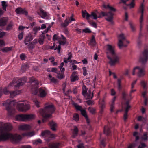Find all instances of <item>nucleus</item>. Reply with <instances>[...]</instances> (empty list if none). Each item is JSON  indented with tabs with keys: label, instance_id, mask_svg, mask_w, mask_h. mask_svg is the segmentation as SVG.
<instances>
[{
	"label": "nucleus",
	"instance_id": "nucleus-30",
	"mask_svg": "<svg viewBox=\"0 0 148 148\" xmlns=\"http://www.w3.org/2000/svg\"><path fill=\"white\" fill-rule=\"evenodd\" d=\"M82 14L83 18H86L87 20H88L90 18V14L88 13L86 11H82Z\"/></svg>",
	"mask_w": 148,
	"mask_h": 148
},
{
	"label": "nucleus",
	"instance_id": "nucleus-11",
	"mask_svg": "<svg viewBox=\"0 0 148 148\" xmlns=\"http://www.w3.org/2000/svg\"><path fill=\"white\" fill-rule=\"evenodd\" d=\"M38 84V82L37 80H34L31 83V85L32 86L31 88V92L33 94L36 95L37 94Z\"/></svg>",
	"mask_w": 148,
	"mask_h": 148
},
{
	"label": "nucleus",
	"instance_id": "nucleus-31",
	"mask_svg": "<svg viewBox=\"0 0 148 148\" xmlns=\"http://www.w3.org/2000/svg\"><path fill=\"white\" fill-rule=\"evenodd\" d=\"M44 39L45 36L44 35L42 34L40 36L38 42L40 45H42L44 44Z\"/></svg>",
	"mask_w": 148,
	"mask_h": 148
},
{
	"label": "nucleus",
	"instance_id": "nucleus-53",
	"mask_svg": "<svg viewBox=\"0 0 148 148\" xmlns=\"http://www.w3.org/2000/svg\"><path fill=\"white\" fill-rule=\"evenodd\" d=\"M143 16H140V27L141 28L143 25Z\"/></svg>",
	"mask_w": 148,
	"mask_h": 148
},
{
	"label": "nucleus",
	"instance_id": "nucleus-21",
	"mask_svg": "<svg viewBox=\"0 0 148 148\" xmlns=\"http://www.w3.org/2000/svg\"><path fill=\"white\" fill-rule=\"evenodd\" d=\"M36 134V133L35 131H32L23 134L22 136H26L27 137H31L35 135Z\"/></svg>",
	"mask_w": 148,
	"mask_h": 148
},
{
	"label": "nucleus",
	"instance_id": "nucleus-50",
	"mask_svg": "<svg viewBox=\"0 0 148 148\" xmlns=\"http://www.w3.org/2000/svg\"><path fill=\"white\" fill-rule=\"evenodd\" d=\"M82 32L84 33H90L91 32L90 30L88 28H86L83 29Z\"/></svg>",
	"mask_w": 148,
	"mask_h": 148
},
{
	"label": "nucleus",
	"instance_id": "nucleus-39",
	"mask_svg": "<svg viewBox=\"0 0 148 148\" xmlns=\"http://www.w3.org/2000/svg\"><path fill=\"white\" fill-rule=\"evenodd\" d=\"M59 145V143H53L50 145V148H58Z\"/></svg>",
	"mask_w": 148,
	"mask_h": 148
},
{
	"label": "nucleus",
	"instance_id": "nucleus-51",
	"mask_svg": "<svg viewBox=\"0 0 148 148\" xmlns=\"http://www.w3.org/2000/svg\"><path fill=\"white\" fill-rule=\"evenodd\" d=\"M83 71V74L85 76L87 74V69L85 67H83L82 68Z\"/></svg>",
	"mask_w": 148,
	"mask_h": 148
},
{
	"label": "nucleus",
	"instance_id": "nucleus-10",
	"mask_svg": "<svg viewBox=\"0 0 148 148\" xmlns=\"http://www.w3.org/2000/svg\"><path fill=\"white\" fill-rule=\"evenodd\" d=\"M87 89L86 86L83 85L82 86V92L83 95L85 97L86 99H92L93 97V94L91 93L90 90H89L87 92Z\"/></svg>",
	"mask_w": 148,
	"mask_h": 148
},
{
	"label": "nucleus",
	"instance_id": "nucleus-13",
	"mask_svg": "<svg viewBox=\"0 0 148 148\" xmlns=\"http://www.w3.org/2000/svg\"><path fill=\"white\" fill-rule=\"evenodd\" d=\"M148 53L147 51H145L140 55L139 58V61L142 63H145L148 59Z\"/></svg>",
	"mask_w": 148,
	"mask_h": 148
},
{
	"label": "nucleus",
	"instance_id": "nucleus-3",
	"mask_svg": "<svg viewBox=\"0 0 148 148\" xmlns=\"http://www.w3.org/2000/svg\"><path fill=\"white\" fill-rule=\"evenodd\" d=\"M106 53L109 60V63L111 66L120 62V56L115 53L114 47L110 45H106Z\"/></svg>",
	"mask_w": 148,
	"mask_h": 148
},
{
	"label": "nucleus",
	"instance_id": "nucleus-24",
	"mask_svg": "<svg viewBox=\"0 0 148 148\" xmlns=\"http://www.w3.org/2000/svg\"><path fill=\"white\" fill-rule=\"evenodd\" d=\"M99 107L101 108V111L102 112L103 109L105 107V102L104 99H100L99 101Z\"/></svg>",
	"mask_w": 148,
	"mask_h": 148
},
{
	"label": "nucleus",
	"instance_id": "nucleus-15",
	"mask_svg": "<svg viewBox=\"0 0 148 148\" xmlns=\"http://www.w3.org/2000/svg\"><path fill=\"white\" fill-rule=\"evenodd\" d=\"M40 136L44 138L47 137L51 138L55 137V135L54 134H51L49 131L46 130L41 132Z\"/></svg>",
	"mask_w": 148,
	"mask_h": 148
},
{
	"label": "nucleus",
	"instance_id": "nucleus-23",
	"mask_svg": "<svg viewBox=\"0 0 148 148\" xmlns=\"http://www.w3.org/2000/svg\"><path fill=\"white\" fill-rule=\"evenodd\" d=\"M79 77L76 72L73 73L71 77V81L72 82H74L78 79Z\"/></svg>",
	"mask_w": 148,
	"mask_h": 148
},
{
	"label": "nucleus",
	"instance_id": "nucleus-35",
	"mask_svg": "<svg viewBox=\"0 0 148 148\" xmlns=\"http://www.w3.org/2000/svg\"><path fill=\"white\" fill-rule=\"evenodd\" d=\"M144 10V5L143 3L141 4L140 6L139 10L140 11L141 14V16H143V12Z\"/></svg>",
	"mask_w": 148,
	"mask_h": 148
},
{
	"label": "nucleus",
	"instance_id": "nucleus-7",
	"mask_svg": "<svg viewBox=\"0 0 148 148\" xmlns=\"http://www.w3.org/2000/svg\"><path fill=\"white\" fill-rule=\"evenodd\" d=\"M137 74L138 77H140L143 76L145 74V69L139 66H136L133 69L132 74L134 75Z\"/></svg>",
	"mask_w": 148,
	"mask_h": 148
},
{
	"label": "nucleus",
	"instance_id": "nucleus-5",
	"mask_svg": "<svg viewBox=\"0 0 148 148\" xmlns=\"http://www.w3.org/2000/svg\"><path fill=\"white\" fill-rule=\"evenodd\" d=\"M3 105L5 106L6 110L9 112L10 110V109L9 108L10 107L16 105L17 109L20 111V110L19 109V108L23 107L24 106V103H18L16 102L15 101L10 100V99H8L3 103Z\"/></svg>",
	"mask_w": 148,
	"mask_h": 148
},
{
	"label": "nucleus",
	"instance_id": "nucleus-36",
	"mask_svg": "<svg viewBox=\"0 0 148 148\" xmlns=\"http://www.w3.org/2000/svg\"><path fill=\"white\" fill-rule=\"evenodd\" d=\"M95 37L92 36V39L90 41L89 44L90 45L93 46L95 45Z\"/></svg>",
	"mask_w": 148,
	"mask_h": 148
},
{
	"label": "nucleus",
	"instance_id": "nucleus-6",
	"mask_svg": "<svg viewBox=\"0 0 148 148\" xmlns=\"http://www.w3.org/2000/svg\"><path fill=\"white\" fill-rule=\"evenodd\" d=\"M35 117L34 114H19L15 116V119L17 121H25L33 119Z\"/></svg>",
	"mask_w": 148,
	"mask_h": 148
},
{
	"label": "nucleus",
	"instance_id": "nucleus-46",
	"mask_svg": "<svg viewBox=\"0 0 148 148\" xmlns=\"http://www.w3.org/2000/svg\"><path fill=\"white\" fill-rule=\"evenodd\" d=\"M2 5L3 9L5 10L6 11V7L7 6V4L6 3V2L5 1H2Z\"/></svg>",
	"mask_w": 148,
	"mask_h": 148
},
{
	"label": "nucleus",
	"instance_id": "nucleus-29",
	"mask_svg": "<svg viewBox=\"0 0 148 148\" xmlns=\"http://www.w3.org/2000/svg\"><path fill=\"white\" fill-rule=\"evenodd\" d=\"M116 98V97H114L112 100L111 104H110V110L111 112L113 111L114 108V102Z\"/></svg>",
	"mask_w": 148,
	"mask_h": 148
},
{
	"label": "nucleus",
	"instance_id": "nucleus-64",
	"mask_svg": "<svg viewBox=\"0 0 148 148\" xmlns=\"http://www.w3.org/2000/svg\"><path fill=\"white\" fill-rule=\"evenodd\" d=\"M57 69L55 68H51V71L53 72L56 73L57 71Z\"/></svg>",
	"mask_w": 148,
	"mask_h": 148
},
{
	"label": "nucleus",
	"instance_id": "nucleus-61",
	"mask_svg": "<svg viewBox=\"0 0 148 148\" xmlns=\"http://www.w3.org/2000/svg\"><path fill=\"white\" fill-rule=\"evenodd\" d=\"M115 93L116 92L114 89H112L111 90V95H114L115 94Z\"/></svg>",
	"mask_w": 148,
	"mask_h": 148
},
{
	"label": "nucleus",
	"instance_id": "nucleus-1",
	"mask_svg": "<svg viewBox=\"0 0 148 148\" xmlns=\"http://www.w3.org/2000/svg\"><path fill=\"white\" fill-rule=\"evenodd\" d=\"M13 128L10 123H6L4 127H0V141H4L8 139L14 143H17L20 141L22 137L17 134H12L8 132Z\"/></svg>",
	"mask_w": 148,
	"mask_h": 148
},
{
	"label": "nucleus",
	"instance_id": "nucleus-52",
	"mask_svg": "<svg viewBox=\"0 0 148 148\" xmlns=\"http://www.w3.org/2000/svg\"><path fill=\"white\" fill-rule=\"evenodd\" d=\"M133 136L136 137V140H137L139 139V134L136 132H134L133 134Z\"/></svg>",
	"mask_w": 148,
	"mask_h": 148
},
{
	"label": "nucleus",
	"instance_id": "nucleus-60",
	"mask_svg": "<svg viewBox=\"0 0 148 148\" xmlns=\"http://www.w3.org/2000/svg\"><path fill=\"white\" fill-rule=\"evenodd\" d=\"M89 23L90 25L92 26L93 27L96 28L97 27L96 24L95 22H90Z\"/></svg>",
	"mask_w": 148,
	"mask_h": 148
},
{
	"label": "nucleus",
	"instance_id": "nucleus-32",
	"mask_svg": "<svg viewBox=\"0 0 148 148\" xmlns=\"http://www.w3.org/2000/svg\"><path fill=\"white\" fill-rule=\"evenodd\" d=\"M39 15L43 18H45L47 16V14L42 9H40Z\"/></svg>",
	"mask_w": 148,
	"mask_h": 148
},
{
	"label": "nucleus",
	"instance_id": "nucleus-58",
	"mask_svg": "<svg viewBox=\"0 0 148 148\" xmlns=\"http://www.w3.org/2000/svg\"><path fill=\"white\" fill-rule=\"evenodd\" d=\"M135 3L134 1L132 2L129 5L130 8H134L135 6Z\"/></svg>",
	"mask_w": 148,
	"mask_h": 148
},
{
	"label": "nucleus",
	"instance_id": "nucleus-25",
	"mask_svg": "<svg viewBox=\"0 0 148 148\" xmlns=\"http://www.w3.org/2000/svg\"><path fill=\"white\" fill-rule=\"evenodd\" d=\"M49 125L51 126V129L52 130L54 131L56 130L57 127L56 123L53 121H51L49 122Z\"/></svg>",
	"mask_w": 148,
	"mask_h": 148
},
{
	"label": "nucleus",
	"instance_id": "nucleus-43",
	"mask_svg": "<svg viewBox=\"0 0 148 148\" xmlns=\"http://www.w3.org/2000/svg\"><path fill=\"white\" fill-rule=\"evenodd\" d=\"M57 77L59 79H61L64 78V75L63 73L62 74L58 73Z\"/></svg>",
	"mask_w": 148,
	"mask_h": 148
},
{
	"label": "nucleus",
	"instance_id": "nucleus-8",
	"mask_svg": "<svg viewBox=\"0 0 148 148\" xmlns=\"http://www.w3.org/2000/svg\"><path fill=\"white\" fill-rule=\"evenodd\" d=\"M26 82V78L25 77L19 79H16L15 80H14L12 83H10L9 86H14L15 87H19L23 85Z\"/></svg>",
	"mask_w": 148,
	"mask_h": 148
},
{
	"label": "nucleus",
	"instance_id": "nucleus-56",
	"mask_svg": "<svg viewBox=\"0 0 148 148\" xmlns=\"http://www.w3.org/2000/svg\"><path fill=\"white\" fill-rule=\"evenodd\" d=\"M5 34V32L2 31V30L0 29V38L3 37Z\"/></svg>",
	"mask_w": 148,
	"mask_h": 148
},
{
	"label": "nucleus",
	"instance_id": "nucleus-48",
	"mask_svg": "<svg viewBox=\"0 0 148 148\" xmlns=\"http://www.w3.org/2000/svg\"><path fill=\"white\" fill-rule=\"evenodd\" d=\"M141 84L144 88L145 89L147 88L146 83L144 81H142L141 82Z\"/></svg>",
	"mask_w": 148,
	"mask_h": 148
},
{
	"label": "nucleus",
	"instance_id": "nucleus-38",
	"mask_svg": "<svg viewBox=\"0 0 148 148\" xmlns=\"http://www.w3.org/2000/svg\"><path fill=\"white\" fill-rule=\"evenodd\" d=\"M142 140H146L148 139L147 134V133H145L141 138Z\"/></svg>",
	"mask_w": 148,
	"mask_h": 148
},
{
	"label": "nucleus",
	"instance_id": "nucleus-2",
	"mask_svg": "<svg viewBox=\"0 0 148 148\" xmlns=\"http://www.w3.org/2000/svg\"><path fill=\"white\" fill-rule=\"evenodd\" d=\"M103 6L105 8L108 9L110 12L108 13L101 12V13L97 11L92 12L90 15V18L95 20L103 16L105 17V18L107 21L113 23V12L115 11V9L108 5H106L104 4L103 5Z\"/></svg>",
	"mask_w": 148,
	"mask_h": 148
},
{
	"label": "nucleus",
	"instance_id": "nucleus-33",
	"mask_svg": "<svg viewBox=\"0 0 148 148\" xmlns=\"http://www.w3.org/2000/svg\"><path fill=\"white\" fill-rule=\"evenodd\" d=\"M49 79L52 82L56 84L58 83V80L55 78L53 77L51 75H48Z\"/></svg>",
	"mask_w": 148,
	"mask_h": 148
},
{
	"label": "nucleus",
	"instance_id": "nucleus-4",
	"mask_svg": "<svg viewBox=\"0 0 148 148\" xmlns=\"http://www.w3.org/2000/svg\"><path fill=\"white\" fill-rule=\"evenodd\" d=\"M55 110V108L52 104H46L44 109L40 110L39 111L40 114L43 117V121H45L46 119L50 117Z\"/></svg>",
	"mask_w": 148,
	"mask_h": 148
},
{
	"label": "nucleus",
	"instance_id": "nucleus-44",
	"mask_svg": "<svg viewBox=\"0 0 148 148\" xmlns=\"http://www.w3.org/2000/svg\"><path fill=\"white\" fill-rule=\"evenodd\" d=\"M88 110L92 114H94L95 112V109L92 107H89L88 108Z\"/></svg>",
	"mask_w": 148,
	"mask_h": 148
},
{
	"label": "nucleus",
	"instance_id": "nucleus-40",
	"mask_svg": "<svg viewBox=\"0 0 148 148\" xmlns=\"http://www.w3.org/2000/svg\"><path fill=\"white\" fill-rule=\"evenodd\" d=\"M64 65V63L63 62H62L60 66H59V68L60 69V71L61 72H62L63 73H64L65 71V69L64 68H62Z\"/></svg>",
	"mask_w": 148,
	"mask_h": 148
},
{
	"label": "nucleus",
	"instance_id": "nucleus-42",
	"mask_svg": "<svg viewBox=\"0 0 148 148\" xmlns=\"http://www.w3.org/2000/svg\"><path fill=\"white\" fill-rule=\"evenodd\" d=\"M79 116L78 114L75 113L73 115V119L76 121L79 120Z\"/></svg>",
	"mask_w": 148,
	"mask_h": 148
},
{
	"label": "nucleus",
	"instance_id": "nucleus-45",
	"mask_svg": "<svg viewBox=\"0 0 148 148\" xmlns=\"http://www.w3.org/2000/svg\"><path fill=\"white\" fill-rule=\"evenodd\" d=\"M104 132L105 134L108 135L110 133V131L109 129L106 127L104 128Z\"/></svg>",
	"mask_w": 148,
	"mask_h": 148
},
{
	"label": "nucleus",
	"instance_id": "nucleus-63",
	"mask_svg": "<svg viewBox=\"0 0 148 148\" xmlns=\"http://www.w3.org/2000/svg\"><path fill=\"white\" fill-rule=\"evenodd\" d=\"M47 24H42L41 26V29H43L45 28L46 27V25Z\"/></svg>",
	"mask_w": 148,
	"mask_h": 148
},
{
	"label": "nucleus",
	"instance_id": "nucleus-49",
	"mask_svg": "<svg viewBox=\"0 0 148 148\" xmlns=\"http://www.w3.org/2000/svg\"><path fill=\"white\" fill-rule=\"evenodd\" d=\"M40 30V28L37 27H34L33 29V30L34 32V34H35V35H36L38 31Z\"/></svg>",
	"mask_w": 148,
	"mask_h": 148
},
{
	"label": "nucleus",
	"instance_id": "nucleus-9",
	"mask_svg": "<svg viewBox=\"0 0 148 148\" xmlns=\"http://www.w3.org/2000/svg\"><path fill=\"white\" fill-rule=\"evenodd\" d=\"M73 105L77 110L81 111L82 114L85 118L87 123H89V120L88 118L85 110L82 109L81 106L75 102L73 103Z\"/></svg>",
	"mask_w": 148,
	"mask_h": 148
},
{
	"label": "nucleus",
	"instance_id": "nucleus-26",
	"mask_svg": "<svg viewBox=\"0 0 148 148\" xmlns=\"http://www.w3.org/2000/svg\"><path fill=\"white\" fill-rule=\"evenodd\" d=\"M8 20L7 17H3L0 19V26H4L6 25Z\"/></svg>",
	"mask_w": 148,
	"mask_h": 148
},
{
	"label": "nucleus",
	"instance_id": "nucleus-16",
	"mask_svg": "<svg viewBox=\"0 0 148 148\" xmlns=\"http://www.w3.org/2000/svg\"><path fill=\"white\" fill-rule=\"evenodd\" d=\"M124 106L125 107V113L124 115V119L125 121H126L127 118V113L129 109L131 108L128 102H127L124 105Z\"/></svg>",
	"mask_w": 148,
	"mask_h": 148
},
{
	"label": "nucleus",
	"instance_id": "nucleus-17",
	"mask_svg": "<svg viewBox=\"0 0 148 148\" xmlns=\"http://www.w3.org/2000/svg\"><path fill=\"white\" fill-rule=\"evenodd\" d=\"M32 126L28 124H22L20 125L18 127V130H27L31 129Z\"/></svg>",
	"mask_w": 148,
	"mask_h": 148
},
{
	"label": "nucleus",
	"instance_id": "nucleus-14",
	"mask_svg": "<svg viewBox=\"0 0 148 148\" xmlns=\"http://www.w3.org/2000/svg\"><path fill=\"white\" fill-rule=\"evenodd\" d=\"M61 37L62 39V40H61L59 39L57 35L54 34L53 37V40L54 41L58 40L59 44L60 45H64L66 43V38L62 34L61 35Z\"/></svg>",
	"mask_w": 148,
	"mask_h": 148
},
{
	"label": "nucleus",
	"instance_id": "nucleus-12",
	"mask_svg": "<svg viewBox=\"0 0 148 148\" xmlns=\"http://www.w3.org/2000/svg\"><path fill=\"white\" fill-rule=\"evenodd\" d=\"M119 42L118 45L120 48H121L123 47H125L127 45H124L123 44V41L125 40V37L123 34H121L118 36Z\"/></svg>",
	"mask_w": 148,
	"mask_h": 148
},
{
	"label": "nucleus",
	"instance_id": "nucleus-18",
	"mask_svg": "<svg viewBox=\"0 0 148 148\" xmlns=\"http://www.w3.org/2000/svg\"><path fill=\"white\" fill-rule=\"evenodd\" d=\"M15 12L17 14H23L26 16L28 14V12L25 10L23 9L20 7L16 8L15 10Z\"/></svg>",
	"mask_w": 148,
	"mask_h": 148
},
{
	"label": "nucleus",
	"instance_id": "nucleus-41",
	"mask_svg": "<svg viewBox=\"0 0 148 148\" xmlns=\"http://www.w3.org/2000/svg\"><path fill=\"white\" fill-rule=\"evenodd\" d=\"M121 79H118L117 80L118 89L119 90L121 89Z\"/></svg>",
	"mask_w": 148,
	"mask_h": 148
},
{
	"label": "nucleus",
	"instance_id": "nucleus-55",
	"mask_svg": "<svg viewBox=\"0 0 148 148\" xmlns=\"http://www.w3.org/2000/svg\"><path fill=\"white\" fill-rule=\"evenodd\" d=\"M33 102L35 103V105L37 107H40L39 102L36 100H34L33 101Z\"/></svg>",
	"mask_w": 148,
	"mask_h": 148
},
{
	"label": "nucleus",
	"instance_id": "nucleus-28",
	"mask_svg": "<svg viewBox=\"0 0 148 148\" xmlns=\"http://www.w3.org/2000/svg\"><path fill=\"white\" fill-rule=\"evenodd\" d=\"M74 129L72 131V137L73 138H74L77 135L78 130L76 126L74 127Z\"/></svg>",
	"mask_w": 148,
	"mask_h": 148
},
{
	"label": "nucleus",
	"instance_id": "nucleus-19",
	"mask_svg": "<svg viewBox=\"0 0 148 148\" xmlns=\"http://www.w3.org/2000/svg\"><path fill=\"white\" fill-rule=\"evenodd\" d=\"M33 38V37L32 34L30 33H29L26 36L24 40V42L25 44L26 45H27L30 42Z\"/></svg>",
	"mask_w": 148,
	"mask_h": 148
},
{
	"label": "nucleus",
	"instance_id": "nucleus-62",
	"mask_svg": "<svg viewBox=\"0 0 148 148\" xmlns=\"http://www.w3.org/2000/svg\"><path fill=\"white\" fill-rule=\"evenodd\" d=\"M136 145L134 143H132L128 147V148H134Z\"/></svg>",
	"mask_w": 148,
	"mask_h": 148
},
{
	"label": "nucleus",
	"instance_id": "nucleus-34",
	"mask_svg": "<svg viewBox=\"0 0 148 148\" xmlns=\"http://www.w3.org/2000/svg\"><path fill=\"white\" fill-rule=\"evenodd\" d=\"M20 92L19 91H14L10 92V96L11 97L13 98L16 95L19 94Z\"/></svg>",
	"mask_w": 148,
	"mask_h": 148
},
{
	"label": "nucleus",
	"instance_id": "nucleus-22",
	"mask_svg": "<svg viewBox=\"0 0 148 148\" xmlns=\"http://www.w3.org/2000/svg\"><path fill=\"white\" fill-rule=\"evenodd\" d=\"M38 40L37 39H34L32 42L29 44L27 46L29 49H32L34 47V45L37 43Z\"/></svg>",
	"mask_w": 148,
	"mask_h": 148
},
{
	"label": "nucleus",
	"instance_id": "nucleus-37",
	"mask_svg": "<svg viewBox=\"0 0 148 148\" xmlns=\"http://www.w3.org/2000/svg\"><path fill=\"white\" fill-rule=\"evenodd\" d=\"M12 49V48L11 47H5L2 49V51L3 52H7L10 50Z\"/></svg>",
	"mask_w": 148,
	"mask_h": 148
},
{
	"label": "nucleus",
	"instance_id": "nucleus-27",
	"mask_svg": "<svg viewBox=\"0 0 148 148\" xmlns=\"http://www.w3.org/2000/svg\"><path fill=\"white\" fill-rule=\"evenodd\" d=\"M30 108V106L29 104H26L24 103V106L23 108H20L19 109L20 111H24L29 110Z\"/></svg>",
	"mask_w": 148,
	"mask_h": 148
},
{
	"label": "nucleus",
	"instance_id": "nucleus-54",
	"mask_svg": "<svg viewBox=\"0 0 148 148\" xmlns=\"http://www.w3.org/2000/svg\"><path fill=\"white\" fill-rule=\"evenodd\" d=\"M130 25V27L132 31H134L135 30V28L133 24L132 23H129Z\"/></svg>",
	"mask_w": 148,
	"mask_h": 148
},
{
	"label": "nucleus",
	"instance_id": "nucleus-57",
	"mask_svg": "<svg viewBox=\"0 0 148 148\" xmlns=\"http://www.w3.org/2000/svg\"><path fill=\"white\" fill-rule=\"evenodd\" d=\"M23 33L21 32L18 35V37L20 40H21L22 39L23 37Z\"/></svg>",
	"mask_w": 148,
	"mask_h": 148
},
{
	"label": "nucleus",
	"instance_id": "nucleus-59",
	"mask_svg": "<svg viewBox=\"0 0 148 148\" xmlns=\"http://www.w3.org/2000/svg\"><path fill=\"white\" fill-rule=\"evenodd\" d=\"M20 58L21 60H25V56L24 54H22L20 55Z\"/></svg>",
	"mask_w": 148,
	"mask_h": 148
},
{
	"label": "nucleus",
	"instance_id": "nucleus-20",
	"mask_svg": "<svg viewBox=\"0 0 148 148\" xmlns=\"http://www.w3.org/2000/svg\"><path fill=\"white\" fill-rule=\"evenodd\" d=\"M39 96L41 97H43L46 96L47 92L46 89L44 88H40L39 90Z\"/></svg>",
	"mask_w": 148,
	"mask_h": 148
},
{
	"label": "nucleus",
	"instance_id": "nucleus-47",
	"mask_svg": "<svg viewBox=\"0 0 148 148\" xmlns=\"http://www.w3.org/2000/svg\"><path fill=\"white\" fill-rule=\"evenodd\" d=\"M14 25V24L13 22H11L10 23L9 25L7 27V30H9L11 29L12 27V26Z\"/></svg>",
	"mask_w": 148,
	"mask_h": 148
}]
</instances>
